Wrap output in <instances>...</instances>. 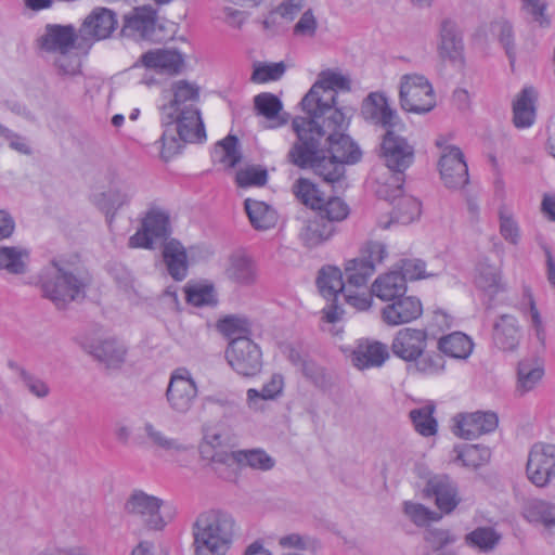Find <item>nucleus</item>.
I'll use <instances>...</instances> for the list:
<instances>
[{
    "label": "nucleus",
    "mask_w": 555,
    "mask_h": 555,
    "mask_svg": "<svg viewBox=\"0 0 555 555\" xmlns=\"http://www.w3.org/2000/svg\"><path fill=\"white\" fill-rule=\"evenodd\" d=\"M336 232L335 224L318 215L309 219L300 230L299 238L309 248L317 247L328 241Z\"/></svg>",
    "instance_id": "obj_30"
},
{
    "label": "nucleus",
    "mask_w": 555,
    "mask_h": 555,
    "mask_svg": "<svg viewBox=\"0 0 555 555\" xmlns=\"http://www.w3.org/2000/svg\"><path fill=\"white\" fill-rule=\"evenodd\" d=\"M237 144L238 141L236 137L228 135L224 138L216 145L212 152L214 162L220 163L228 168L235 167L242 157Z\"/></svg>",
    "instance_id": "obj_43"
},
{
    "label": "nucleus",
    "mask_w": 555,
    "mask_h": 555,
    "mask_svg": "<svg viewBox=\"0 0 555 555\" xmlns=\"http://www.w3.org/2000/svg\"><path fill=\"white\" fill-rule=\"evenodd\" d=\"M225 274L231 281L240 285H250L257 279L255 262L248 256L241 254L233 255L230 258Z\"/></svg>",
    "instance_id": "obj_37"
},
{
    "label": "nucleus",
    "mask_w": 555,
    "mask_h": 555,
    "mask_svg": "<svg viewBox=\"0 0 555 555\" xmlns=\"http://www.w3.org/2000/svg\"><path fill=\"white\" fill-rule=\"evenodd\" d=\"M491 450L486 446L470 444L463 449L457 455V460L469 468H478L489 462Z\"/></svg>",
    "instance_id": "obj_49"
},
{
    "label": "nucleus",
    "mask_w": 555,
    "mask_h": 555,
    "mask_svg": "<svg viewBox=\"0 0 555 555\" xmlns=\"http://www.w3.org/2000/svg\"><path fill=\"white\" fill-rule=\"evenodd\" d=\"M349 90L346 76L330 69L321 72L300 102L306 115L292 121L297 140L288 151L289 163L313 169L327 183L339 181L345 165L361 158L358 145L345 134L352 109L339 106L336 100L338 91Z\"/></svg>",
    "instance_id": "obj_1"
},
{
    "label": "nucleus",
    "mask_w": 555,
    "mask_h": 555,
    "mask_svg": "<svg viewBox=\"0 0 555 555\" xmlns=\"http://www.w3.org/2000/svg\"><path fill=\"white\" fill-rule=\"evenodd\" d=\"M163 258L169 275L176 281H182L188 274V256L183 245L177 240L165 243Z\"/></svg>",
    "instance_id": "obj_32"
},
{
    "label": "nucleus",
    "mask_w": 555,
    "mask_h": 555,
    "mask_svg": "<svg viewBox=\"0 0 555 555\" xmlns=\"http://www.w3.org/2000/svg\"><path fill=\"white\" fill-rule=\"evenodd\" d=\"M296 197L306 206L317 209L323 202V193L308 179H298L293 186Z\"/></svg>",
    "instance_id": "obj_46"
},
{
    "label": "nucleus",
    "mask_w": 555,
    "mask_h": 555,
    "mask_svg": "<svg viewBox=\"0 0 555 555\" xmlns=\"http://www.w3.org/2000/svg\"><path fill=\"white\" fill-rule=\"evenodd\" d=\"M396 270L404 278L405 284L406 281H415L429 276L425 271V262L421 259H401Z\"/></svg>",
    "instance_id": "obj_55"
},
{
    "label": "nucleus",
    "mask_w": 555,
    "mask_h": 555,
    "mask_svg": "<svg viewBox=\"0 0 555 555\" xmlns=\"http://www.w3.org/2000/svg\"><path fill=\"white\" fill-rule=\"evenodd\" d=\"M392 192V195H384L387 201L393 203L392 218L402 224H408L418 218L421 203L413 196L403 195L401 185H398Z\"/></svg>",
    "instance_id": "obj_31"
},
{
    "label": "nucleus",
    "mask_w": 555,
    "mask_h": 555,
    "mask_svg": "<svg viewBox=\"0 0 555 555\" xmlns=\"http://www.w3.org/2000/svg\"><path fill=\"white\" fill-rule=\"evenodd\" d=\"M405 292L406 284L404 283V278L395 269L379 275L372 284L371 293L367 292V294L371 297L374 295L383 301H391L403 296Z\"/></svg>",
    "instance_id": "obj_28"
},
{
    "label": "nucleus",
    "mask_w": 555,
    "mask_h": 555,
    "mask_svg": "<svg viewBox=\"0 0 555 555\" xmlns=\"http://www.w3.org/2000/svg\"><path fill=\"white\" fill-rule=\"evenodd\" d=\"M79 31L73 25L48 24L43 34L37 39L38 48L47 53L59 54L81 48Z\"/></svg>",
    "instance_id": "obj_17"
},
{
    "label": "nucleus",
    "mask_w": 555,
    "mask_h": 555,
    "mask_svg": "<svg viewBox=\"0 0 555 555\" xmlns=\"http://www.w3.org/2000/svg\"><path fill=\"white\" fill-rule=\"evenodd\" d=\"M244 206L249 221L256 230H268L275 225L276 212L266 203L247 198Z\"/></svg>",
    "instance_id": "obj_38"
},
{
    "label": "nucleus",
    "mask_w": 555,
    "mask_h": 555,
    "mask_svg": "<svg viewBox=\"0 0 555 555\" xmlns=\"http://www.w3.org/2000/svg\"><path fill=\"white\" fill-rule=\"evenodd\" d=\"M10 366L15 369L20 382L30 395L38 399H46L47 397H49L51 389L46 380L28 372L22 366L13 364H11Z\"/></svg>",
    "instance_id": "obj_45"
},
{
    "label": "nucleus",
    "mask_w": 555,
    "mask_h": 555,
    "mask_svg": "<svg viewBox=\"0 0 555 555\" xmlns=\"http://www.w3.org/2000/svg\"><path fill=\"white\" fill-rule=\"evenodd\" d=\"M404 513L416 526H424L430 520H438L440 515L430 511L423 504L405 502Z\"/></svg>",
    "instance_id": "obj_57"
},
{
    "label": "nucleus",
    "mask_w": 555,
    "mask_h": 555,
    "mask_svg": "<svg viewBox=\"0 0 555 555\" xmlns=\"http://www.w3.org/2000/svg\"><path fill=\"white\" fill-rule=\"evenodd\" d=\"M400 107L408 113L426 114L436 106V95L429 80L420 74H405L399 85Z\"/></svg>",
    "instance_id": "obj_6"
},
{
    "label": "nucleus",
    "mask_w": 555,
    "mask_h": 555,
    "mask_svg": "<svg viewBox=\"0 0 555 555\" xmlns=\"http://www.w3.org/2000/svg\"><path fill=\"white\" fill-rule=\"evenodd\" d=\"M501 538V534L492 527H478L466 534L465 542L469 546L488 552L498 545Z\"/></svg>",
    "instance_id": "obj_44"
},
{
    "label": "nucleus",
    "mask_w": 555,
    "mask_h": 555,
    "mask_svg": "<svg viewBox=\"0 0 555 555\" xmlns=\"http://www.w3.org/2000/svg\"><path fill=\"white\" fill-rule=\"evenodd\" d=\"M234 518L220 509L201 513L192 525L194 555H227L233 544Z\"/></svg>",
    "instance_id": "obj_4"
},
{
    "label": "nucleus",
    "mask_w": 555,
    "mask_h": 555,
    "mask_svg": "<svg viewBox=\"0 0 555 555\" xmlns=\"http://www.w3.org/2000/svg\"><path fill=\"white\" fill-rule=\"evenodd\" d=\"M285 64L283 62L254 65L250 80L255 83H264L268 81L279 80L285 73Z\"/></svg>",
    "instance_id": "obj_52"
},
{
    "label": "nucleus",
    "mask_w": 555,
    "mask_h": 555,
    "mask_svg": "<svg viewBox=\"0 0 555 555\" xmlns=\"http://www.w3.org/2000/svg\"><path fill=\"white\" fill-rule=\"evenodd\" d=\"M120 36L133 40H156V12L149 7L135 8L125 16Z\"/></svg>",
    "instance_id": "obj_19"
},
{
    "label": "nucleus",
    "mask_w": 555,
    "mask_h": 555,
    "mask_svg": "<svg viewBox=\"0 0 555 555\" xmlns=\"http://www.w3.org/2000/svg\"><path fill=\"white\" fill-rule=\"evenodd\" d=\"M434 406L425 405L410 412V418L415 430L422 436L429 437L437 431V422L433 416Z\"/></svg>",
    "instance_id": "obj_48"
},
{
    "label": "nucleus",
    "mask_w": 555,
    "mask_h": 555,
    "mask_svg": "<svg viewBox=\"0 0 555 555\" xmlns=\"http://www.w3.org/2000/svg\"><path fill=\"white\" fill-rule=\"evenodd\" d=\"M530 522L541 524L550 533L555 534V504L547 501H532L525 509Z\"/></svg>",
    "instance_id": "obj_40"
},
{
    "label": "nucleus",
    "mask_w": 555,
    "mask_h": 555,
    "mask_svg": "<svg viewBox=\"0 0 555 555\" xmlns=\"http://www.w3.org/2000/svg\"><path fill=\"white\" fill-rule=\"evenodd\" d=\"M163 504L162 499L142 490H135L127 500L125 509L128 514L138 518L147 529L163 530L167 525L162 514Z\"/></svg>",
    "instance_id": "obj_10"
},
{
    "label": "nucleus",
    "mask_w": 555,
    "mask_h": 555,
    "mask_svg": "<svg viewBox=\"0 0 555 555\" xmlns=\"http://www.w3.org/2000/svg\"><path fill=\"white\" fill-rule=\"evenodd\" d=\"M521 331L516 317L502 314L493 323L492 339L503 351H514L519 345Z\"/></svg>",
    "instance_id": "obj_24"
},
{
    "label": "nucleus",
    "mask_w": 555,
    "mask_h": 555,
    "mask_svg": "<svg viewBox=\"0 0 555 555\" xmlns=\"http://www.w3.org/2000/svg\"><path fill=\"white\" fill-rule=\"evenodd\" d=\"M318 29V21L311 9L306 10L295 24L293 33L299 37H313Z\"/></svg>",
    "instance_id": "obj_62"
},
{
    "label": "nucleus",
    "mask_w": 555,
    "mask_h": 555,
    "mask_svg": "<svg viewBox=\"0 0 555 555\" xmlns=\"http://www.w3.org/2000/svg\"><path fill=\"white\" fill-rule=\"evenodd\" d=\"M439 38L438 49L442 57L453 61L461 57L463 41L456 24L453 21L446 18L441 22Z\"/></svg>",
    "instance_id": "obj_34"
},
{
    "label": "nucleus",
    "mask_w": 555,
    "mask_h": 555,
    "mask_svg": "<svg viewBox=\"0 0 555 555\" xmlns=\"http://www.w3.org/2000/svg\"><path fill=\"white\" fill-rule=\"evenodd\" d=\"M170 100L160 107L162 157L166 160L179 153L182 143L206 140L197 106L199 87L184 79L176 80L170 86Z\"/></svg>",
    "instance_id": "obj_2"
},
{
    "label": "nucleus",
    "mask_w": 555,
    "mask_h": 555,
    "mask_svg": "<svg viewBox=\"0 0 555 555\" xmlns=\"http://www.w3.org/2000/svg\"><path fill=\"white\" fill-rule=\"evenodd\" d=\"M274 460L263 450H242L234 452L233 465L248 466L253 469L269 470L274 466Z\"/></svg>",
    "instance_id": "obj_42"
},
{
    "label": "nucleus",
    "mask_w": 555,
    "mask_h": 555,
    "mask_svg": "<svg viewBox=\"0 0 555 555\" xmlns=\"http://www.w3.org/2000/svg\"><path fill=\"white\" fill-rule=\"evenodd\" d=\"M361 253V257L350 259L349 261H356L359 268L364 264L372 267L371 278L375 272L376 263L382 262L387 255L386 246L380 242H369Z\"/></svg>",
    "instance_id": "obj_50"
},
{
    "label": "nucleus",
    "mask_w": 555,
    "mask_h": 555,
    "mask_svg": "<svg viewBox=\"0 0 555 555\" xmlns=\"http://www.w3.org/2000/svg\"><path fill=\"white\" fill-rule=\"evenodd\" d=\"M476 284L479 288L490 294H495L500 288V274L498 268L480 263L478 267Z\"/></svg>",
    "instance_id": "obj_53"
},
{
    "label": "nucleus",
    "mask_w": 555,
    "mask_h": 555,
    "mask_svg": "<svg viewBox=\"0 0 555 555\" xmlns=\"http://www.w3.org/2000/svg\"><path fill=\"white\" fill-rule=\"evenodd\" d=\"M315 210H319V217H323L332 224L345 220L350 212L349 206L339 197H323L322 204Z\"/></svg>",
    "instance_id": "obj_47"
},
{
    "label": "nucleus",
    "mask_w": 555,
    "mask_h": 555,
    "mask_svg": "<svg viewBox=\"0 0 555 555\" xmlns=\"http://www.w3.org/2000/svg\"><path fill=\"white\" fill-rule=\"evenodd\" d=\"M29 250L22 246H0V270L22 275L27 272Z\"/></svg>",
    "instance_id": "obj_36"
},
{
    "label": "nucleus",
    "mask_w": 555,
    "mask_h": 555,
    "mask_svg": "<svg viewBox=\"0 0 555 555\" xmlns=\"http://www.w3.org/2000/svg\"><path fill=\"white\" fill-rule=\"evenodd\" d=\"M500 233L513 245L518 244L520 240V231L516 220L505 212L500 214Z\"/></svg>",
    "instance_id": "obj_63"
},
{
    "label": "nucleus",
    "mask_w": 555,
    "mask_h": 555,
    "mask_svg": "<svg viewBox=\"0 0 555 555\" xmlns=\"http://www.w3.org/2000/svg\"><path fill=\"white\" fill-rule=\"evenodd\" d=\"M349 357L354 367L365 370L382 366L389 353L387 347L382 343L360 340Z\"/></svg>",
    "instance_id": "obj_23"
},
{
    "label": "nucleus",
    "mask_w": 555,
    "mask_h": 555,
    "mask_svg": "<svg viewBox=\"0 0 555 555\" xmlns=\"http://www.w3.org/2000/svg\"><path fill=\"white\" fill-rule=\"evenodd\" d=\"M418 372L426 375L439 374L444 370V359L439 353H424L413 361Z\"/></svg>",
    "instance_id": "obj_58"
},
{
    "label": "nucleus",
    "mask_w": 555,
    "mask_h": 555,
    "mask_svg": "<svg viewBox=\"0 0 555 555\" xmlns=\"http://www.w3.org/2000/svg\"><path fill=\"white\" fill-rule=\"evenodd\" d=\"M380 157L392 171L402 173L414 162V147L393 130H388L380 143Z\"/></svg>",
    "instance_id": "obj_14"
},
{
    "label": "nucleus",
    "mask_w": 555,
    "mask_h": 555,
    "mask_svg": "<svg viewBox=\"0 0 555 555\" xmlns=\"http://www.w3.org/2000/svg\"><path fill=\"white\" fill-rule=\"evenodd\" d=\"M424 540L434 551H439L456 542L457 538L448 529L430 528L425 531Z\"/></svg>",
    "instance_id": "obj_60"
},
{
    "label": "nucleus",
    "mask_w": 555,
    "mask_h": 555,
    "mask_svg": "<svg viewBox=\"0 0 555 555\" xmlns=\"http://www.w3.org/2000/svg\"><path fill=\"white\" fill-rule=\"evenodd\" d=\"M169 234V215L162 209L151 208L142 219L140 229L129 237L128 246L153 249L155 241L167 240Z\"/></svg>",
    "instance_id": "obj_11"
},
{
    "label": "nucleus",
    "mask_w": 555,
    "mask_h": 555,
    "mask_svg": "<svg viewBox=\"0 0 555 555\" xmlns=\"http://www.w3.org/2000/svg\"><path fill=\"white\" fill-rule=\"evenodd\" d=\"M248 322L244 318L229 315L218 322V330L228 337L245 336Z\"/></svg>",
    "instance_id": "obj_59"
},
{
    "label": "nucleus",
    "mask_w": 555,
    "mask_h": 555,
    "mask_svg": "<svg viewBox=\"0 0 555 555\" xmlns=\"http://www.w3.org/2000/svg\"><path fill=\"white\" fill-rule=\"evenodd\" d=\"M543 366L534 359H524L517 366L516 392L524 396L532 391L542 380Z\"/></svg>",
    "instance_id": "obj_35"
},
{
    "label": "nucleus",
    "mask_w": 555,
    "mask_h": 555,
    "mask_svg": "<svg viewBox=\"0 0 555 555\" xmlns=\"http://www.w3.org/2000/svg\"><path fill=\"white\" fill-rule=\"evenodd\" d=\"M39 285L44 298L57 309H64L69 302L86 297L89 281L68 270L60 261L52 260L41 269Z\"/></svg>",
    "instance_id": "obj_5"
},
{
    "label": "nucleus",
    "mask_w": 555,
    "mask_h": 555,
    "mask_svg": "<svg viewBox=\"0 0 555 555\" xmlns=\"http://www.w3.org/2000/svg\"><path fill=\"white\" fill-rule=\"evenodd\" d=\"M498 425L499 417L492 411L463 413L454 417L453 433L462 439L473 440L493 433Z\"/></svg>",
    "instance_id": "obj_16"
},
{
    "label": "nucleus",
    "mask_w": 555,
    "mask_h": 555,
    "mask_svg": "<svg viewBox=\"0 0 555 555\" xmlns=\"http://www.w3.org/2000/svg\"><path fill=\"white\" fill-rule=\"evenodd\" d=\"M427 346V333L424 330L402 328L391 344L393 354L406 362L417 360Z\"/></svg>",
    "instance_id": "obj_21"
},
{
    "label": "nucleus",
    "mask_w": 555,
    "mask_h": 555,
    "mask_svg": "<svg viewBox=\"0 0 555 555\" xmlns=\"http://www.w3.org/2000/svg\"><path fill=\"white\" fill-rule=\"evenodd\" d=\"M231 437L221 426H205L199 453L214 465L233 466L234 452L229 450Z\"/></svg>",
    "instance_id": "obj_13"
},
{
    "label": "nucleus",
    "mask_w": 555,
    "mask_h": 555,
    "mask_svg": "<svg viewBox=\"0 0 555 555\" xmlns=\"http://www.w3.org/2000/svg\"><path fill=\"white\" fill-rule=\"evenodd\" d=\"M140 61L144 67L160 74H177L183 66L181 53L170 49L150 50L141 55Z\"/></svg>",
    "instance_id": "obj_27"
},
{
    "label": "nucleus",
    "mask_w": 555,
    "mask_h": 555,
    "mask_svg": "<svg viewBox=\"0 0 555 555\" xmlns=\"http://www.w3.org/2000/svg\"><path fill=\"white\" fill-rule=\"evenodd\" d=\"M524 12L531 16L532 21L541 27H548L551 18L546 14L547 3L545 0H521Z\"/></svg>",
    "instance_id": "obj_54"
},
{
    "label": "nucleus",
    "mask_w": 555,
    "mask_h": 555,
    "mask_svg": "<svg viewBox=\"0 0 555 555\" xmlns=\"http://www.w3.org/2000/svg\"><path fill=\"white\" fill-rule=\"evenodd\" d=\"M422 313L421 300L415 296L403 295L383 308L382 319L386 324L397 326L418 319Z\"/></svg>",
    "instance_id": "obj_22"
},
{
    "label": "nucleus",
    "mask_w": 555,
    "mask_h": 555,
    "mask_svg": "<svg viewBox=\"0 0 555 555\" xmlns=\"http://www.w3.org/2000/svg\"><path fill=\"white\" fill-rule=\"evenodd\" d=\"M361 115L364 120L386 131L392 130L400 124L398 112L391 107L384 92H371L364 98L361 105Z\"/></svg>",
    "instance_id": "obj_15"
},
{
    "label": "nucleus",
    "mask_w": 555,
    "mask_h": 555,
    "mask_svg": "<svg viewBox=\"0 0 555 555\" xmlns=\"http://www.w3.org/2000/svg\"><path fill=\"white\" fill-rule=\"evenodd\" d=\"M495 33H498L501 43L506 50L511 63L515 59V50L513 42V27L506 21L496 22L493 26Z\"/></svg>",
    "instance_id": "obj_64"
},
{
    "label": "nucleus",
    "mask_w": 555,
    "mask_h": 555,
    "mask_svg": "<svg viewBox=\"0 0 555 555\" xmlns=\"http://www.w3.org/2000/svg\"><path fill=\"white\" fill-rule=\"evenodd\" d=\"M526 474L534 486H548L555 479V444L534 443L528 454Z\"/></svg>",
    "instance_id": "obj_12"
},
{
    "label": "nucleus",
    "mask_w": 555,
    "mask_h": 555,
    "mask_svg": "<svg viewBox=\"0 0 555 555\" xmlns=\"http://www.w3.org/2000/svg\"><path fill=\"white\" fill-rule=\"evenodd\" d=\"M538 93L534 88L526 87L513 102V121L517 128H529L535 119Z\"/></svg>",
    "instance_id": "obj_29"
},
{
    "label": "nucleus",
    "mask_w": 555,
    "mask_h": 555,
    "mask_svg": "<svg viewBox=\"0 0 555 555\" xmlns=\"http://www.w3.org/2000/svg\"><path fill=\"white\" fill-rule=\"evenodd\" d=\"M441 180L449 189H461L468 183V168L456 146H447L439 159Z\"/></svg>",
    "instance_id": "obj_18"
},
{
    "label": "nucleus",
    "mask_w": 555,
    "mask_h": 555,
    "mask_svg": "<svg viewBox=\"0 0 555 555\" xmlns=\"http://www.w3.org/2000/svg\"><path fill=\"white\" fill-rule=\"evenodd\" d=\"M439 350L454 359H466L473 351V341L461 332H454L443 336L438 341Z\"/></svg>",
    "instance_id": "obj_39"
},
{
    "label": "nucleus",
    "mask_w": 555,
    "mask_h": 555,
    "mask_svg": "<svg viewBox=\"0 0 555 555\" xmlns=\"http://www.w3.org/2000/svg\"><path fill=\"white\" fill-rule=\"evenodd\" d=\"M372 267H357L356 261H346L345 275L337 267L327 266L320 270L317 285L320 294L332 301L331 307L324 309V319L327 323H335L339 319L338 302L343 298L346 304L357 310H366L371 307V296L367 294L366 284Z\"/></svg>",
    "instance_id": "obj_3"
},
{
    "label": "nucleus",
    "mask_w": 555,
    "mask_h": 555,
    "mask_svg": "<svg viewBox=\"0 0 555 555\" xmlns=\"http://www.w3.org/2000/svg\"><path fill=\"white\" fill-rule=\"evenodd\" d=\"M143 431L150 444L157 449L176 453L185 452L188 450L186 446L179 439L168 437L151 422L143 424Z\"/></svg>",
    "instance_id": "obj_41"
},
{
    "label": "nucleus",
    "mask_w": 555,
    "mask_h": 555,
    "mask_svg": "<svg viewBox=\"0 0 555 555\" xmlns=\"http://www.w3.org/2000/svg\"><path fill=\"white\" fill-rule=\"evenodd\" d=\"M116 13L106 8H95L85 18L79 28L82 41H95L108 38L117 27Z\"/></svg>",
    "instance_id": "obj_20"
},
{
    "label": "nucleus",
    "mask_w": 555,
    "mask_h": 555,
    "mask_svg": "<svg viewBox=\"0 0 555 555\" xmlns=\"http://www.w3.org/2000/svg\"><path fill=\"white\" fill-rule=\"evenodd\" d=\"M53 64L60 76L75 77L81 73V61L73 50L54 55Z\"/></svg>",
    "instance_id": "obj_51"
},
{
    "label": "nucleus",
    "mask_w": 555,
    "mask_h": 555,
    "mask_svg": "<svg viewBox=\"0 0 555 555\" xmlns=\"http://www.w3.org/2000/svg\"><path fill=\"white\" fill-rule=\"evenodd\" d=\"M268 179L266 169L261 167L251 166L246 169H241L236 173V182L240 186H261L264 185Z\"/></svg>",
    "instance_id": "obj_56"
},
{
    "label": "nucleus",
    "mask_w": 555,
    "mask_h": 555,
    "mask_svg": "<svg viewBox=\"0 0 555 555\" xmlns=\"http://www.w3.org/2000/svg\"><path fill=\"white\" fill-rule=\"evenodd\" d=\"M90 353L107 367L117 369L126 360V346L115 338L99 340L91 346Z\"/></svg>",
    "instance_id": "obj_33"
},
{
    "label": "nucleus",
    "mask_w": 555,
    "mask_h": 555,
    "mask_svg": "<svg viewBox=\"0 0 555 555\" xmlns=\"http://www.w3.org/2000/svg\"><path fill=\"white\" fill-rule=\"evenodd\" d=\"M225 358L229 365L240 375L253 377L262 369V353L257 344L246 336L231 339Z\"/></svg>",
    "instance_id": "obj_7"
},
{
    "label": "nucleus",
    "mask_w": 555,
    "mask_h": 555,
    "mask_svg": "<svg viewBox=\"0 0 555 555\" xmlns=\"http://www.w3.org/2000/svg\"><path fill=\"white\" fill-rule=\"evenodd\" d=\"M137 193L135 184L119 176H114L109 180L105 191L93 195V204L105 214L109 222L113 221L117 211L124 206H128Z\"/></svg>",
    "instance_id": "obj_9"
},
{
    "label": "nucleus",
    "mask_w": 555,
    "mask_h": 555,
    "mask_svg": "<svg viewBox=\"0 0 555 555\" xmlns=\"http://www.w3.org/2000/svg\"><path fill=\"white\" fill-rule=\"evenodd\" d=\"M188 302L196 306H209L215 304V293L212 286H195L186 291Z\"/></svg>",
    "instance_id": "obj_61"
},
{
    "label": "nucleus",
    "mask_w": 555,
    "mask_h": 555,
    "mask_svg": "<svg viewBox=\"0 0 555 555\" xmlns=\"http://www.w3.org/2000/svg\"><path fill=\"white\" fill-rule=\"evenodd\" d=\"M166 400L171 411L184 415L191 411L198 396L196 382L186 367H178L170 374Z\"/></svg>",
    "instance_id": "obj_8"
},
{
    "label": "nucleus",
    "mask_w": 555,
    "mask_h": 555,
    "mask_svg": "<svg viewBox=\"0 0 555 555\" xmlns=\"http://www.w3.org/2000/svg\"><path fill=\"white\" fill-rule=\"evenodd\" d=\"M426 491L428 495L435 496L436 505L444 513L452 512L460 502L456 486L447 475H436L429 478Z\"/></svg>",
    "instance_id": "obj_26"
},
{
    "label": "nucleus",
    "mask_w": 555,
    "mask_h": 555,
    "mask_svg": "<svg viewBox=\"0 0 555 555\" xmlns=\"http://www.w3.org/2000/svg\"><path fill=\"white\" fill-rule=\"evenodd\" d=\"M254 107L258 115L266 118L264 128L276 129L288 122V114L283 112L281 100L273 93L262 92L254 98Z\"/></svg>",
    "instance_id": "obj_25"
}]
</instances>
